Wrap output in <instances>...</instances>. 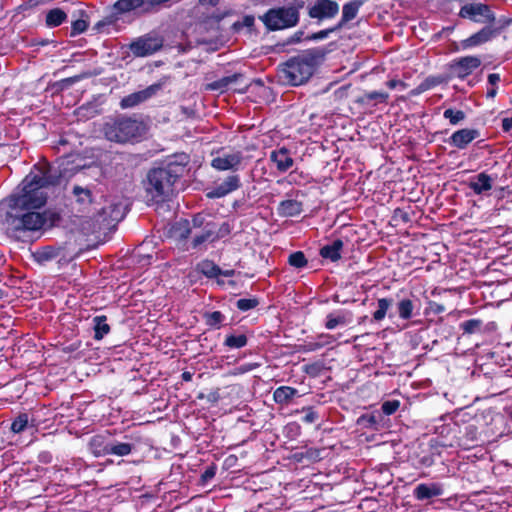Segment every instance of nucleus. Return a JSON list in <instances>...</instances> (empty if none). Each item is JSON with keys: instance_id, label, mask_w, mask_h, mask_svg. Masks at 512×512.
Instances as JSON below:
<instances>
[{"instance_id": "nucleus-1", "label": "nucleus", "mask_w": 512, "mask_h": 512, "mask_svg": "<svg viewBox=\"0 0 512 512\" xmlns=\"http://www.w3.org/2000/svg\"><path fill=\"white\" fill-rule=\"evenodd\" d=\"M60 173L52 166L36 168L18 186L17 191L8 197V211L5 225L8 233L20 238L27 232L41 230L47 222L45 213L39 211L47 202L45 188L60 181Z\"/></svg>"}, {"instance_id": "nucleus-2", "label": "nucleus", "mask_w": 512, "mask_h": 512, "mask_svg": "<svg viewBox=\"0 0 512 512\" xmlns=\"http://www.w3.org/2000/svg\"><path fill=\"white\" fill-rule=\"evenodd\" d=\"M188 162L187 154H175L169 157L162 166L151 169L145 182L148 201L153 203L166 201L172 195L174 183L182 176Z\"/></svg>"}, {"instance_id": "nucleus-3", "label": "nucleus", "mask_w": 512, "mask_h": 512, "mask_svg": "<svg viewBox=\"0 0 512 512\" xmlns=\"http://www.w3.org/2000/svg\"><path fill=\"white\" fill-rule=\"evenodd\" d=\"M327 50L315 47L287 60L280 70L281 78L288 84L298 86L306 83L313 75L316 67L322 63Z\"/></svg>"}, {"instance_id": "nucleus-4", "label": "nucleus", "mask_w": 512, "mask_h": 512, "mask_svg": "<svg viewBox=\"0 0 512 512\" xmlns=\"http://www.w3.org/2000/svg\"><path fill=\"white\" fill-rule=\"evenodd\" d=\"M108 141L126 144L140 141L146 132L145 124L136 118L119 115L108 118L102 127Z\"/></svg>"}, {"instance_id": "nucleus-5", "label": "nucleus", "mask_w": 512, "mask_h": 512, "mask_svg": "<svg viewBox=\"0 0 512 512\" xmlns=\"http://www.w3.org/2000/svg\"><path fill=\"white\" fill-rule=\"evenodd\" d=\"M260 20L270 31L291 28L299 22V8L294 6L271 8L260 16Z\"/></svg>"}, {"instance_id": "nucleus-6", "label": "nucleus", "mask_w": 512, "mask_h": 512, "mask_svg": "<svg viewBox=\"0 0 512 512\" xmlns=\"http://www.w3.org/2000/svg\"><path fill=\"white\" fill-rule=\"evenodd\" d=\"M169 82V77H162L156 83L151 84L147 88L131 93L123 97L120 101L122 109H128L138 106L139 104L147 101L153 96L157 95Z\"/></svg>"}, {"instance_id": "nucleus-7", "label": "nucleus", "mask_w": 512, "mask_h": 512, "mask_svg": "<svg viewBox=\"0 0 512 512\" xmlns=\"http://www.w3.org/2000/svg\"><path fill=\"white\" fill-rule=\"evenodd\" d=\"M509 23L504 18H496L490 8L482 4V42L500 35Z\"/></svg>"}, {"instance_id": "nucleus-8", "label": "nucleus", "mask_w": 512, "mask_h": 512, "mask_svg": "<svg viewBox=\"0 0 512 512\" xmlns=\"http://www.w3.org/2000/svg\"><path fill=\"white\" fill-rule=\"evenodd\" d=\"M163 46L161 37L146 34L130 43L129 49L135 57H146L159 51Z\"/></svg>"}, {"instance_id": "nucleus-9", "label": "nucleus", "mask_w": 512, "mask_h": 512, "mask_svg": "<svg viewBox=\"0 0 512 512\" xmlns=\"http://www.w3.org/2000/svg\"><path fill=\"white\" fill-rule=\"evenodd\" d=\"M339 9V4L334 0H316L308 8V15L312 19L322 21L334 18L339 13Z\"/></svg>"}, {"instance_id": "nucleus-10", "label": "nucleus", "mask_w": 512, "mask_h": 512, "mask_svg": "<svg viewBox=\"0 0 512 512\" xmlns=\"http://www.w3.org/2000/svg\"><path fill=\"white\" fill-rule=\"evenodd\" d=\"M126 213V207L121 201H110L97 212V220L110 225L121 221Z\"/></svg>"}, {"instance_id": "nucleus-11", "label": "nucleus", "mask_w": 512, "mask_h": 512, "mask_svg": "<svg viewBox=\"0 0 512 512\" xmlns=\"http://www.w3.org/2000/svg\"><path fill=\"white\" fill-rule=\"evenodd\" d=\"M480 65V58L477 56H466L454 60L450 64L451 73L459 78H464L472 73Z\"/></svg>"}, {"instance_id": "nucleus-12", "label": "nucleus", "mask_w": 512, "mask_h": 512, "mask_svg": "<svg viewBox=\"0 0 512 512\" xmlns=\"http://www.w3.org/2000/svg\"><path fill=\"white\" fill-rule=\"evenodd\" d=\"M241 186L238 175H229L222 182L216 184L208 193L209 198H222L229 193L237 190Z\"/></svg>"}, {"instance_id": "nucleus-13", "label": "nucleus", "mask_w": 512, "mask_h": 512, "mask_svg": "<svg viewBox=\"0 0 512 512\" xmlns=\"http://www.w3.org/2000/svg\"><path fill=\"white\" fill-rule=\"evenodd\" d=\"M443 494V484L438 482L420 483L413 490V496L419 501L429 500Z\"/></svg>"}, {"instance_id": "nucleus-14", "label": "nucleus", "mask_w": 512, "mask_h": 512, "mask_svg": "<svg viewBox=\"0 0 512 512\" xmlns=\"http://www.w3.org/2000/svg\"><path fill=\"white\" fill-rule=\"evenodd\" d=\"M242 162V154L240 152L223 154L215 157L211 166L219 171L237 170Z\"/></svg>"}, {"instance_id": "nucleus-15", "label": "nucleus", "mask_w": 512, "mask_h": 512, "mask_svg": "<svg viewBox=\"0 0 512 512\" xmlns=\"http://www.w3.org/2000/svg\"><path fill=\"white\" fill-rule=\"evenodd\" d=\"M502 406V403L499 404V406L489 407L486 409V414L484 415V418L487 419L489 417V421H486V426L488 427L485 431L486 434H489L490 436H493L497 433L501 434V428L503 426V415L500 412V407Z\"/></svg>"}, {"instance_id": "nucleus-16", "label": "nucleus", "mask_w": 512, "mask_h": 512, "mask_svg": "<svg viewBox=\"0 0 512 512\" xmlns=\"http://www.w3.org/2000/svg\"><path fill=\"white\" fill-rule=\"evenodd\" d=\"M72 195L78 206V210L82 212H89V207L94 201L91 189L87 186L74 185L72 188Z\"/></svg>"}, {"instance_id": "nucleus-17", "label": "nucleus", "mask_w": 512, "mask_h": 512, "mask_svg": "<svg viewBox=\"0 0 512 512\" xmlns=\"http://www.w3.org/2000/svg\"><path fill=\"white\" fill-rule=\"evenodd\" d=\"M270 160L276 165L280 172L288 171L294 164V160L290 156L289 150L285 147L273 150L270 153Z\"/></svg>"}, {"instance_id": "nucleus-18", "label": "nucleus", "mask_w": 512, "mask_h": 512, "mask_svg": "<svg viewBox=\"0 0 512 512\" xmlns=\"http://www.w3.org/2000/svg\"><path fill=\"white\" fill-rule=\"evenodd\" d=\"M217 241V236L213 234V222L206 223L199 233H195L191 242L193 249H199L207 243Z\"/></svg>"}, {"instance_id": "nucleus-19", "label": "nucleus", "mask_w": 512, "mask_h": 512, "mask_svg": "<svg viewBox=\"0 0 512 512\" xmlns=\"http://www.w3.org/2000/svg\"><path fill=\"white\" fill-rule=\"evenodd\" d=\"M111 440L103 435H94L91 437L88 447L95 457H103L109 455V447Z\"/></svg>"}, {"instance_id": "nucleus-20", "label": "nucleus", "mask_w": 512, "mask_h": 512, "mask_svg": "<svg viewBox=\"0 0 512 512\" xmlns=\"http://www.w3.org/2000/svg\"><path fill=\"white\" fill-rule=\"evenodd\" d=\"M364 4V0H352L345 3L342 7V17L338 22V27L342 28L346 23L355 19L360 8Z\"/></svg>"}, {"instance_id": "nucleus-21", "label": "nucleus", "mask_w": 512, "mask_h": 512, "mask_svg": "<svg viewBox=\"0 0 512 512\" xmlns=\"http://www.w3.org/2000/svg\"><path fill=\"white\" fill-rule=\"evenodd\" d=\"M191 232L192 227L187 219H180L176 221L170 229L171 237L178 242L187 240Z\"/></svg>"}, {"instance_id": "nucleus-22", "label": "nucleus", "mask_w": 512, "mask_h": 512, "mask_svg": "<svg viewBox=\"0 0 512 512\" xmlns=\"http://www.w3.org/2000/svg\"><path fill=\"white\" fill-rule=\"evenodd\" d=\"M303 211L302 203L288 199L281 201L278 205L277 212L282 217H293L299 215Z\"/></svg>"}, {"instance_id": "nucleus-23", "label": "nucleus", "mask_w": 512, "mask_h": 512, "mask_svg": "<svg viewBox=\"0 0 512 512\" xmlns=\"http://www.w3.org/2000/svg\"><path fill=\"white\" fill-rule=\"evenodd\" d=\"M344 243L341 239L334 240L331 244H327L320 249V256L324 259H329L336 262L341 258V251Z\"/></svg>"}, {"instance_id": "nucleus-24", "label": "nucleus", "mask_w": 512, "mask_h": 512, "mask_svg": "<svg viewBox=\"0 0 512 512\" xmlns=\"http://www.w3.org/2000/svg\"><path fill=\"white\" fill-rule=\"evenodd\" d=\"M298 395V390L290 386H280L273 392V400L276 404L287 405Z\"/></svg>"}, {"instance_id": "nucleus-25", "label": "nucleus", "mask_w": 512, "mask_h": 512, "mask_svg": "<svg viewBox=\"0 0 512 512\" xmlns=\"http://www.w3.org/2000/svg\"><path fill=\"white\" fill-rule=\"evenodd\" d=\"M394 300L389 297L379 298L377 300V309L373 312L372 320L375 322L382 321L387 315L389 318L393 317L392 313H388L393 306Z\"/></svg>"}, {"instance_id": "nucleus-26", "label": "nucleus", "mask_w": 512, "mask_h": 512, "mask_svg": "<svg viewBox=\"0 0 512 512\" xmlns=\"http://www.w3.org/2000/svg\"><path fill=\"white\" fill-rule=\"evenodd\" d=\"M477 135L476 130L462 129L458 130L451 136V143L458 147L464 148L468 143H470Z\"/></svg>"}, {"instance_id": "nucleus-27", "label": "nucleus", "mask_w": 512, "mask_h": 512, "mask_svg": "<svg viewBox=\"0 0 512 512\" xmlns=\"http://www.w3.org/2000/svg\"><path fill=\"white\" fill-rule=\"evenodd\" d=\"M134 448L135 446L132 443L111 440L109 447V455L124 457L131 454Z\"/></svg>"}, {"instance_id": "nucleus-28", "label": "nucleus", "mask_w": 512, "mask_h": 512, "mask_svg": "<svg viewBox=\"0 0 512 512\" xmlns=\"http://www.w3.org/2000/svg\"><path fill=\"white\" fill-rule=\"evenodd\" d=\"M67 18L66 13L60 8L51 9L46 14V25L48 27H57L61 25Z\"/></svg>"}, {"instance_id": "nucleus-29", "label": "nucleus", "mask_w": 512, "mask_h": 512, "mask_svg": "<svg viewBox=\"0 0 512 512\" xmlns=\"http://www.w3.org/2000/svg\"><path fill=\"white\" fill-rule=\"evenodd\" d=\"M106 316H96L93 319L94 323V339L101 340L110 331V326L106 323Z\"/></svg>"}, {"instance_id": "nucleus-30", "label": "nucleus", "mask_w": 512, "mask_h": 512, "mask_svg": "<svg viewBox=\"0 0 512 512\" xmlns=\"http://www.w3.org/2000/svg\"><path fill=\"white\" fill-rule=\"evenodd\" d=\"M197 270L209 278L217 277L221 273V269L210 260L201 261L197 265Z\"/></svg>"}, {"instance_id": "nucleus-31", "label": "nucleus", "mask_w": 512, "mask_h": 512, "mask_svg": "<svg viewBox=\"0 0 512 512\" xmlns=\"http://www.w3.org/2000/svg\"><path fill=\"white\" fill-rule=\"evenodd\" d=\"M399 318L409 320L413 316L414 303L408 298L401 299L397 304Z\"/></svg>"}, {"instance_id": "nucleus-32", "label": "nucleus", "mask_w": 512, "mask_h": 512, "mask_svg": "<svg viewBox=\"0 0 512 512\" xmlns=\"http://www.w3.org/2000/svg\"><path fill=\"white\" fill-rule=\"evenodd\" d=\"M145 5L144 0H118L114 8L120 13L130 12Z\"/></svg>"}, {"instance_id": "nucleus-33", "label": "nucleus", "mask_w": 512, "mask_h": 512, "mask_svg": "<svg viewBox=\"0 0 512 512\" xmlns=\"http://www.w3.org/2000/svg\"><path fill=\"white\" fill-rule=\"evenodd\" d=\"M388 98H389V94L386 92L370 91V92L364 93L363 96H361L357 100V103L365 104L372 100H376L379 103H385V102H387Z\"/></svg>"}, {"instance_id": "nucleus-34", "label": "nucleus", "mask_w": 512, "mask_h": 512, "mask_svg": "<svg viewBox=\"0 0 512 512\" xmlns=\"http://www.w3.org/2000/svg\"><path fill=\"white\" fill-rule=\"evenodd\" d=\"M248 339L246 335L240 334V335H228L225 338L224 346L230 348V349H239L247 345Z\"/></svg>"}, {"instance_id": "nucleus-35", "label": "nucleus", "mask_w": 512, "mask_h": 512, "mask_svg": "<svg viewBox=\"0 0 512 512\" xmlns=\"http://www.w3.org/2000/svg\"><path fill=\"white\" fill-rule=\"evenodd\" d=\"M206 325L219 329L225 316L220 311L205 312L203 315Z\"/></svg>"}, {"instance_id": "nucleus-36", "label": "nucleus", "mask_w": 512, "mask_h": 512, "mask_svg": "<svg viewBox=\"0 0 512 512\" xmlns=\"http://www.w3.org/2000/svg\"><path fill=\"white\" fill-rule=\"evenodd\" d=\"M348 320L346 316L342 313H330L326 317L325 327L329 330L336 328L338 325L347 324Z\"/></svg>"}, {"instance_id": "nucleus-37", "label": "nucleus", "mask_w": 512, "mask_h": 512, "mask_svg": "<svg viewBox=\"0 0 512 512\" xmlns=\"http://www.w3.org/2000/svg\"><path fill=\"white\" fill-rule=\"evenodd\" d=\"M459 15L462 18H468L477 21L476 17L480 15V4L472 3L464 5L460 10Z\"/></svg>"}, {"instance_id": "nucleus-38", "label": "nucleus", "mask_w": 512, "mask_h": 512, "mask_svg": "<svg viewBox=\"0 0 512 512\" xmlns=\"http://www.w3.org/2000/svg\"><path fill=\"white\" fill-rule=\"evenodd\" d=\"M288 263L292 267L300 269V268L305 267L307 265L308 261L302 251H296V252L290 254V256L288 258Z\"/></svg>"}, {"instance_id": "nucleus-39", "label": "nucleus", "mask_w": 512, "mask_h": 512, "mask_svg": "<svg viewBox=\"0 0 512 512\" xmlns=\"http://www.w3.org/2000/svg\"><path fill=\"white\" fill-rule=\"evenodd\" d=\"M255 18L252 15H245L241 20L236 21L232 25V29L235 32H240L243 28H247L249 31L254 26Z\"/></svg>"}, {"instance_id": "nucleus-40", "label": "nucleus", "mask_w": 512, "mask_h": 512, "mask_svg": "<svg viewBox=\"0 0 512 512\" xmlns=\"http://www.w3.org/2000/svg\"><path fill=\"white\" fill-rule=\"evenodd\" d=\"M259 301L257 298H242L237 300L236 307L243 312L249 311L257 307Z\"/></svg>"}, {"instance_id": "nucleus-41", "label": "nucleus", "mask_w": 512, "mask_h": 512, "mask_svg": "<svg viewBox=\"0 0 512 512\" xmlns=\"http://www.w3.org/2000/svg\"><path fill=\"white\" fill-rule=\"evenodd\" d=\"M319 340L321 341H318V342H309L306 344V350L307 351H315V350H318L320 348H322L324 345H327V344H331L332 343V340H333V337L330 336V335H324V334H321L319 337Z\"/></svg>"}, {"instance_id": "nucleus-42", "label": "nucleus", "mask_w": 512, "mask_h": 512, "mask_svg": "<svg viewBox=\"0 0 512 512\" xmlns=\"http://www.w3.org/2000/svg\"><path fill=\"white\" fill-rule=\"evenodd\" d=\"M28 425L27 414H20L11 424V430L14 433H20L25 430Z\"/></svg>"}, {"instance_id": "nucleus-43", "label": "nucleus", "mask_w": 512, "mask_h": 512, "mask_svg": "<svg viewBox=\"0 0 512 512\" xmlns=\"http://www.w3.org/2000/svg\"><path fill=\"white\" fill-rule=\"evenodd\" d=\"M339 29L340 28L338 27V25H335L334 27L324 29V30H321L316 33H312L311 35L305 37V39L313 40V41L323 40V39L327 38L331 33L335 32Z\"/></svg>"}, {"instance_id": "nucleus-44", "label": "nucleus", "mask_w": 512, "mask_h": 512, "mask_svg": "<svg viewBox=\"0 0 512 512\" xmlns=\"http://www.w3.org/2000/svg\"><path fill=\"white\" fill-rule=\"evenodd\" d=\"M443 116L453 125H456L464 119V113L460 110L455 111L453 109H447L444 111Z\"/></svg>"}, {"instance_id": "nucleus-45", "label": "nucleus", "mask_w": 512, "mask_h": 512, "mask_svg": "<svg viewBox=\"0 0 512 512\" xmlns=\"http://www.w3.org/2000/svg\"><path fill=\"white\" fill-rule=\"evenodd\" d=\"M88 23L84 19H77L71 24L70 36L74 37L86 31Z\"/></svg>"}, {"instance_id": "nucleus-46", "label": "nucleus", "mask_w": 512, "mask_h": 512, "mask_svg": "<svg viewBox=\"0 0 512 512\" xmlns=\"http://www.w3.org/2000/svg\"><path fill=\"white\" fill-rule=\"evenodd\" d=\"M488 84L491 86L490 88L487 89V98H493L496 93H497V89L495 87V85L500 81V75L499 74H496V73H491L488 75Z\"/></svg>"}, {"instance_id": "nucleus-47", "label": "nucleus", "mask_w": 512, "mask_h": 512, "mask_svg": "<svg viewBox=\"0 0 512 512\" xmlns=\"http://www.w3.org/2000/svg\"><path fill=\"white\" fill-rule=\"evenodd\" d=\"M400 407L399 400H388L382 403L381 410L385 415L394 414Z\"/></svg>"}, {"instance_id": "nucleus-48", "label": "nucleus", "mask_w": 512, "mask_h": 512, "mask_svg": "<svg viewBox=\"0 0 512 512\" xmlns=\"http://www.w3.org/2000/svg\"><path fill=\"white\" fill-rule=\"evenodd\" d=\"M238 78V75H232V76H227V77H223L222 79L214 82L211 87L213 89H219V90H222L224 88H227L231 83L235 82Z\"/></svg>"}, {"instance_id": "nucleus-49", "label": "nucleus", "mask_w": 512, "mask_h": 512, "mask_svg": "<svg viewBox=\"0 0 512 512\" xmlns=\"http://www.w3.org/2000/svg\"><path fill=\"white\" fill-rule=\"evenodd\" d=\"M480 44V32L474 33L472 36L462 40L460 42V47L462 49H468L473 46H477Z\"/></svg>"}, {"instance_id": "nucleus-50", "label": "nucleus", "mask_w": 512, "mask_h": 512, "mask_svg": "<svg viewBox=\"0 0 512 512\" xmlns=\"http://www.w3.org/2000/svg\"><path fill=\"white\" fill-rule=\"evenodd\" d=\"M230 231V226L227 222H224L219 227L213 222V234L217 236V240L227 236Z\"/></svg>"}, {"instance_id": "nucleus-51", "label": "nucleus", "mask_w": 512, "mask_h": 512, "mask_svg": "<svg viewBox=\"0 0 512 512\" xmlns=\"http://www.w3.org/2000/svg\"><path fill=\"white\" fill-rule=\"evenodd\" d=\"M423 81L426 85V88H428V90H429V89H432V88L444 83L446 81V78L442 75L430 76V77H427Z\"/></svg>"}, {"instance_id": "nucleus-52", "label": "nucleus", "mask_w": 512, "mask_h": 512, "mask_svg": "<svg viewBox=\"0 0 512 512\" xmlns=\"http://www.w3.org/2000/svg\"><path fill=\"white\" fill-rule=\"evenodd\" d=\"M379 415L370 414V415H363L359 421L363 423L366 427H376V425L379 423Z\"/></svg>"}, {"instance_id": "nucleus-53", "label": "nucleus", "mask_w": 512, "mask_h": 512, "mask_svg": "<svg viewBox=\"0 0 512 512\" xmlns=\"http://www.w3.org/2000/svg\"><path fill=\"white\" fill-rule=\"evenodd\" d=\"M301 411L306 413L303 417L305 423H314L319 418L317 412L312 407H303Z\"/></svg>"}, {"instance_id": "nucleus-54", "label": "nucleus", "mask_w": 512, "mask_h": 512, "mask_svg": "<svg viewBox=\"0 0 512 512\" xmlns=\"http://www.w3.org/2000/svg\"><path fill=\"white\" fill-rule=\"evenodd\" d=\"M496 176L488 175L486 172H482V192L490 190L493 187Z\"/></svg>"}, {"instance_id": "nucleus-55", "label": "nucleus", "mask_w": 512, "mask_h": 512, "mask_svg": "<svg viewBox=\"0 0 512 512\" xmlns=\"http://www.w3.org/2000/svg\"><path fill=\"white\" fill-rule=\"evenodd\" d=\"M259 367V364L258 363H246V364H243L239 367H236L235 370H234V374L237 375V374H244V373H247V372H250L256 368Z\"/></svg>"}, {"instance_id": "nucleus-56", "label": "nucleus", "mask_w": 512, "mask_h": 512, "mask_svg": "<svg viewBox=\"0 0 512 512\" xmlns=\"http://www.w3.org/2000/svg\"><path fill=\"white\" fill-rule=\"evenodd\" d=\"M480 325V321L477 320V319H472V320H468V321H465L463 324H462V328L465 332L467 333H472L476 330V328Z\"/></svg>"}, {"instance_id": "nucleus-57", "label": "nucleus", "mask_w": 512, "mask_h": 512, "mask_svg": "<svg viewBox=\"0 0 512 512\" xmlns=\"http://www.w3.org/2000/svg\"><path fill=\"white\" fill-rule=\"evenodd\" d=\"M215 474H216V467L215 466H210V467L206 468V470L201 475L202 483H207L208 481L213 479Z\"/></svg>"}, {"instance_id": "nucleus-58", "label": "nucleus", "mask_w": 512, "mask_h": 512, "mask_svg": "<svg viewBox=\"0 0 512 512\" xmlns=\"http://www.w3.org/2000/svg\"><path fill=\"white\" fill-rule=\"evenodd\" d=\"M304 39V31L295 32L289 39L288 43H299Z\"/></svg>"}, {"instance_id": "nucleus-59", "label": "nucleus", "mask_w": 512, "mask_h": 512, "mask_svg": "<svg viewBox=\"0 0 512 512\" xmlns=\"http://www.w3.org/2000/svg\"><path fill=\"white\" fill-rule=\"evenodd\" d=\"M429 308L436 314L443 313L445 311V307L442 304H439L437 302H430Z\"/></svg>"}, {"instance_id": "nucleus-60", "label": "nucleus", "mask_w": 512, "mask_h": 512, "mask_svg": "<svg viewBox=\"0 0 512 512\" xmlns=\"http://www.w3.org/2000/svg\"><path fill=\"white\" fill-rule=\"evenodd\" d=\"M386 85L390 89H395L398 86H401L402 88H406V84L403 81L396 80V79L389 80L386 83Z\"/></svg>"}, {"instance_id": "nucleus-61", "label": "nucleus", "mask_w": 512, "mask_h": 512, "mask_svg": "<svg viewBox=\"0 0 512 512\" xmlns=\"http://www.w3.org/2000/svg\"><path fill=\"white\" fill-rule=\"evenodd\" d=\"M427 90H428V88H426V85H425L424 81H422L415 89H413L411 91V95L412 96H417V95H419V94H421V93H423V92H425Z\"/></svg>"}, {"instance_id": "nucleus-62", "label": "nucleus", "mask_w": 512, "mask_h": 512, "mask_svg": "<svg viewBox=\"0 0 512 512\" xmlns=\"http://www.w3.org/2000/svg\"><path fill=\"white\" fill-rule=\"evenodd\" d=\"M502 127L504 131L512 130V116L502 120Z\"/></svg>"}, {"instance_id": "nucleus-63", "label": "nucleus", "mask_w": 512, "mask_h": 512, "mask_svg": "<svg viewBox=\"0 0 512 512\" xmlns=\"http://www.w3.org/2000/svg\"><path fill=\"white\" fill-rule=\"evenodd\" d=\"M192 224H193V227L194 228H200L203 224L202 222V217L200 215H196L193 219H192Z\"/></svg>"}, {"instance_id": "nucleus-64", "label": "nucleus", "mask_w": 512, "mask_h": 512, "mask_svg": "<svg viewBox=\"0 0 512 512\" xmlns=\"http://www.w3.org/2000/svg\"><path fill=\"white\" fill-rule=\"evenodd\" d=\"M193 374L189 371H184L181 375V378L185 382H189L192 380Z\"/></svg>"}]
</instances>
